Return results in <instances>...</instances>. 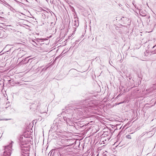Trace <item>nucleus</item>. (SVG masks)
Here are the masks:
<instances>
[{"label": "nucleus", "mask_w": 156, "mask_h": 156, "mask_svg": "<svg viewBox=\"0 0 156 156\" xmlns=\"http://www.w3.org/2000/svg\"><path fill=\"white\" fill-rule=\"evenodd\" d=\"M69 145H67V146H64V147H66V146H69Z\"/></svg>", "instance_id": "f03ea898"}, {"label": "nucleus", "mask_w": 156, "mask_h": 156, "mask_svg": "<svg viewBox=\"0 0 156 156\" xmlns=\"http://www.w3.org/2000/svg\"><path fill=\"white\" fill-rule=\"evenodd\" d=\"M154 47H155V46H153V48H154Z\"/></svg>", "instance_id": "7ed1b4c3"}, {"label": "nucleus", "mask_w": 156, "mask_h": 156, "mask_svg": "<svg viewBox=\"0 0 156 156\" xmlns=\"http://www.w3.org/2000/svg\"><path fill=\"white\" fill-rule=\"evenodd\" d=\"M126 136V137L128 139H131V136L129 135H127Z\"/></svg>", "instance_id": "f257e3e1"}]
</instances>
